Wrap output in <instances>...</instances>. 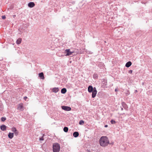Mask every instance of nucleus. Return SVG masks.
I'll use <instances>...</instances> for the list:
<instances>
[{
  "label": "nucleus",
  "mask_w": 152,
  "mask_h": 152,
  "mask_svg": "<svg viewBox=\"0 0 152 152\" xmlns=\"http://www.w3.org/2000/svg\"><path fill=\"white\" fill-rule=\"evenodd\" d=\"M1 120L2 121H4L6 119V118L5 117H2L1 118Z\"/></svg>",
  "instance_id": "4be33fe9"
},
{
  "label": "nucleus",
  "mask_w": 152,
  "mask_h": 152,
  "mask_svg": "<svg viewBox=\"0 0 152 152\" xmlns=\"http://www.w3.org/2000/svg\"><path fill=\"white\" fill-rule=\"evenodd\" d=\"M39 77L41 79H44L45 78L43 72H41L39 74Z\"/></svg>",
  "instance_id": "6e6552de"
},
{
  "label": "nucleus",
  "mask_w": 152,
  "mask_h": 152,
  "mask_svg": "<svg viewBox=\"0 0 152 152\" xmlns=\"http://www.w3.org/2000/svg\"><path fill=\"white\" fill-rule=\"evenodd\" d=\"M66 92V89L65 88H63L61 89V92L62 94H64Z\"/></svg>",
  "instance_id": "dca6fc26"
},
{
  "label": "nucleus",
  "mask_w": 152,
  "mask_h": 152,
  "mask_svg": "<svg viewBox=\"0 0 152 152\" xmlns=\"http://www.w3.org/2000/svg\"><path fill=\"white\" fill-rule=\"evenodd\" d=\"M132 70H130L129 72V73L130 74H132Z\"/></svg>",
  "instance_id": "a878e982"
},
{
  "label": "nucleus",
  "mask_w": 152,
  "mask_h": 152,
  "mask_svg": "<svg viewBox=\"0 0 152 152\" xmlns=\"http://www.w3.org/2000/svg\"><path fill=\"white\" fill-rule=\"evenodd\" d=\"M8 137L11 139H12L14 136V133H12L11 132H9L8 135Z\"/></svg>",
  "instance_id": "9b49d317"
},
{
  "label": "nucleus",
  "mask_w": 152,
  "mask_h": 152,
  "mask_svg": "<svg viewBox=\"0 0 152 152\" xmlns=\"http://www.w3.org/2000/svg\"><path fill=\"white\" fill-rule=\"evenodd\" d=\"M79 133L77 132H74L73 133V136L75 137H77L79 136Z\"/></svg>",
  "instance_id": "4468645a"
},
{
  "label": "nucleus",
  "mask_w": 152,
  "mask_h": 152,
  "mask_svg": "<svg viewBox=\"0 0 152 152\" xmlns=\"http://www.w3.org/2000/svg\"><path fill=\"white\" fill-rule=\"evenodd\" d=\"M60 145L57 143H54L53 145V152H59L60 150Z\"/></svg>",
  "instance_id": "7ed1b4c3"
},
{
  "label": "nucleus",
  "mask_w": 152,
  "mask_h": 152,
  "mask_svg": "<svg viewBox=\"0 0 152 152\" xmlns=\"http://www.w3.org/2000/svg\"><path fill=\"white\" fill-rule=\"evenodd\" d=\"M21 38H19L16 41V43L17 44H20L21 43Z\"/></svg>",
  "instance_id": "f3484780"
},
{
  "label": "nucleus",
  "mask_w": 152,
  "mask_h": 152,
  "mask_svg": "<svg viewBox=\"0 0 152 152\" xmlns=\"http://www.w3.org/2000/svg\"><path fill=\"white\" fill-rule=\"evenodd\" d=\"M93 77L94 79H96L98 78V75L97 74L95 73L93 75Z\"/></svg>",
  "instance_id": "a211bd4d"
},
{
  "label": "nucleus",
  "mask_w": 152,
  "mask_h": 152,
  "mask_svg": "<svg viewBox=\"0 0 152 152\" xmlns=\"http://www.w3.org/2000/svg\"><path fill=\"white\" fill-rule=\"evenodd\" d=\"M44 135L43 134V136H42L41 137L39 138V140H44L43 137H44Z\"/></svg>",
  "instance_id": "b1692460"
},
{
  "label": "nucleus",
  "mask_w": 152,
  "mask_h": 152,
  "mask_svg": "<svg viewBox=\"0 0 152 152\" xmlns=\"http://www.w3.org/2000/svg\"><path fill=\"white\" fill-rule=\"evenodd\" d=\"M100 145L102 147H105L109 143V140L107 136H102L99 140Z\"/></svg>",
  "instance_id": "f257e3e1"
},
{
  "label": "nucleus",
  "mask_w": 152,
  "mask_h": 152,
  "mask_svg": "<svg viewBox=\"0 0 152 152\" xmlns=\"http://www.w3.org/2000/svg\"><path fill=\"white\" fill-rule=\"evenodd\" d=\"M28 6L30 8H32L35 6V4L34 2H30L28 4Z\"/></svg>",
  "instance_id": "1a4fd4ad"
},
{
  "label": "nucleus",
  "mask_w": 152,
  "mask_h": 152,
  "mask_svg": "<svg viewBox=\"0 0 152 152\" xmlns=\"http://www.w3.org/2000/svg\"><path fill=\"white\" fill-rule=\"evenodd\" d=\"M108 127V125H105V126H104V127Z\"/></svg>",
  "instance_id": "c85d7f7f"
},
{
  "label": "nucleus",
  "mask_w": 152,
  "mask_h": 152,
  "mask_svg": "<svg viewBox=\"0 0 152 152\" xmlns=\"http://www.w3.org/2000/svg\"><path fill=\"white\" fill-rule=\"evenodd\" d=\"M84 123V122L82 120H80L79 122V124L80 125H83Z\"/></svg>",
  "instance_id": "412c9836"
},
{
  "label": "nucleus",
  "mask_w": 152,
  "mask_h": 152,
  "mask_svg": "<svg viewBox=\"0 0 152 152\" xmlns=\"http://www.w3.org/2000/svg\"><path fill=\"white\" fill-rule=\"evenodd\" d=\"M74 53V51H71L69 49H66L65 51V53L66 54V55L69 56L72 54Z\"/></svg>",
  "instance_id": "20e7f679"
},
{
  "label": "nucleus",
  "mask_w": 152,
  "mask_h": 152,
  "mask_svg": "<svg viewBox=\"0 0 152 152\" xmlns=\"http://www.w3.org/2000/svg\"><path fill=\"white\" fill-rule=\"evenodd\" d=\"M27 98V96H25L23 98V99H24L25 100H26V99Z\"/></svg>",
  "instance_id": "bb28decb"
},
{
  "label": "nucleus",
  "mask_w": 152,
  "mask_h": 152,
  "mask_svg": "<svg viewBox=\"0 0 152 152\" xmlns=\"http://www.w3.org/2000/svg\"><path fill=\"white\" fill-rule=\"evenodd\" d=\"M115 91L116 92H117V91H118V90L117 88H115Z\"/></svg>",
  "instance_id": "cd10ccee"
},
{
  "label": "nucleus",
  "mask_w": 152,
  "mask_h": 152,
  "mask_svg": "<svg viewBox=\"0 0 152 152\" xmlns=\"http://www.w3.org/2000/svg\"><path fill=\"white\" fill-rule=\"evenodd\" d=\"M23 106L22 104H19L18 107V109L21 110H22V109H23Z\"/></svg>",
  "instance_id": "6ab92c4d"
},
{
  "label": "nucleus",
  "mask_w": 152,
  "mask_h": 152,
  "mask_svg": "<svg viewBox=\"0 0 152 152\" xmlns=\"http://www.w3.org/2000/svg\"><path fill=\"white\" fill-rule=\"evenodd\" d=\"M88 91L89 93H92V97L93 98H94L97 93V91L96 87L94 88L92 86H89L88 87Z\"/></svg>",
  "instance_id": "f03ea898"
},
{
  "label": "nucleus",
  "mask_w": 152,
  "mask_h": 152,
  "mask_svg": "<svg viewBox=\"0 0 152 152\" xmlns=\"http://www.w3.org/2000/svg\"><path fill=\"white\" fill-rule=\"evenodd\" d=\"M123 110V108H121V110Z\"/></svg>",
  "instance_id": "c756f323"
},
{
  "label": "nucleus",
  "mask_w": 152,
  "mask_h": 152,
  "mask_svg": "<svg viewBox=\"0 0 152 152\" xmlns=\"http://www.w3.org/2000/svg\"><path fill=\"white\" fill-rule=\"evenodd\" d=\"M110 122L112 124H115L116 123L115 121L113 119L111 120Z\"/></svg>",
  "instance_id": "5701e85b"
},
{
  "label": "nucleus",
  "mask_w": 152,
  "mask_h": 152,
  "mask_svg": "<svg viewBox=\"0 0 152 152\" xmlns=\"http://www.w3.org/2000/svg\"><path fill=\"white\" fill-rule=\"evenodd\" d=\"M135 92H137V90H135Z\"/></svg>",
  "instance_id": "7c9ffc66"
},
{
  "label": "nucleus",
  "mask_w": 152,
  "mask_h": 152,
  "mask_svg": "<svg viewBox=\"0 0 152 152\" xmlns=\"http://www.w3.org/2000/svg\"><path fill=\"white\" fill-rule=\"evenodd\" d=\"M63 130L64 132H67L68 131V128L67 127H64V128Z\"/></svg>",
  "instance_id": "aec40b11"
},
{
  "label": "nucleus",
  "mask_w": 152,
  "mask_h": 152,
  "mask_svg": "<svg viewBox=\"0 0 152 152\" xmlns=\"http://www.w3.org/2000/svg\"><path fill=\"white\" fill-rule=\"evenodd\" d=\"M7 126L3 124L0 126V129L2 131H5L6 130Z\"/></svg>",
  "instance_id": "0eeeda50"
},
{
  "label": "nucleus",
  "mask_w": 152,
  "mask_h": 152,
  "mask_svg": "<svg viewBox=\"0 0 152 152\" xmlns=\"http://www.w3.org/2000/svg\"><path fill=\"white\" fill-rule=\"evenodd\" d=\"M132 64V62L130 61H129L126 63L125 66L127 67H129Z\"/></svg>",
  "instance_id": "f8f14e48"
},
{
  "label": "nucleus",
  "mask_w": 152,
  "mask_h": 152,
  "mask_svg": "<svg viewBox=\"0 0 152 152\" xmlns=\"http://www.w3.org/2000/svg\"><path fill=\"white\" fill-rule=\"evenodd\" d=\"M121 104L122 107L124 108V109L126 110L127 109V106L125 102H122L121 103Z\"/></svg>",
  "instance_id": "9d476101"
},
{
  "label": "nucleus",
  "mask_w": 152,
  "mask_h": 152,
  "mask_svg": "<svg viewBox=\"0 0 152 152\" xmlns=\"http://www.w3.org/2000/svg\"><path fill=\"white\" fill-rule=\"evenodd\" d=\"M62 109L66 111H70L71 110V108L69 107L66 106H62L61 107Z\"/></svg>",
  "instance_id": "39448f33"
},
{
  "label": "nucleus",
  "mask_w": 152,
  "mask_h": 152,
  "mask_svg": "<svg viewBox=\"0 0 152 152\" xmlns=\"http://www.w3.org/2000/svg\"><path fill=\"white\" fill-rule=\"evenodd\" d=\"M6 17L5 15H3L2 16V18L3 19H4L6 18Z\"/></svg>",
  "instance_id": "393cba45"
},
{
  "label": "nucleus",
  "mask_w": 152,
  "mask_h": 152,
  "mask_svg": "<svg viewBox=\"0 0 152 152\" xmlns=\"http://www.w3.org/2000/svg\"><path fill=\"white\" fill-rule=\"evenodd\" d=\"M4 109L3 105L1 101H0V111H2Z\"/></svg>",
  "instance_id": "2eb2a0df"
},
{
  "label": "nucleus",
  "mask_w": 152,
  "mask_h": 152,
  "mask_svg": "<svg viewBox=\"0 0 152 152\" xmlns=\"http://www.w3.org/2000/svg\"><path fill=\"white\" fill-rule=\"evenodd\" d=\"M12 130L15 133V134L17 136L18 135V132L15 127H12Z\"/></svg>",
  "instance_id": "423d86ee"
},
{
  "label": "nucleus",
  "mask_w": 152,
  "mask_h": 152,
  "mask_svg": "<svg viewBox=\"0 0 152 152\" xmlns=\"http://www.w3.org/2000/svg\"><path fill=\"white\" fill-rule=\"evenodd\" d=\"M59 91V89L58 88L55 87L52 89V91L53 92L56 93Z\"/></svg>",
  "instance_id": "ddd939ff"
}]
</instances>
